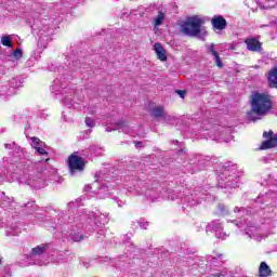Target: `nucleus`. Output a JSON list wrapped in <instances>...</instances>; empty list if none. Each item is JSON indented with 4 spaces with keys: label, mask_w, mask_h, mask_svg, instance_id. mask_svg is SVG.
Wrapping results in <instances>:
<instances>
[{
    "label": "nucleus",
    "mask_w": 277,
    "mask_h": 277,
    "mask_svg": "<svg viewBox=\"0 0 277 277\" xmlns=\"http://www.w3.org/2000/svg\"><path fill=\"white\" fill-rule=\"evenodd\" d=\"M176 94H179V96L181 98H185V94H187V91H185V90H177Z\"/></svg>",
    "instance_id": "nucleus-19"
},
{
    "label": "nucleus",
    "mask_w": 277,
    "mask_h": 277,
    "mask_svg": "<svg viewBox=\"0 0 277 277\" xmlns=\"http://www.w3.org/2000/svg\"><path fill=\"white\" fill-rule=\"evenodd\" d=\"M13 57H15V60H21V57H23V50H21V49L14 50Z\"/></svg>",
    "instance_id": "nucleus-15"
},
{
    "label": "nucleus",
    "mask_w": 277,
    "mask_h": 277,
    "mask_svg": "<svg viewBox=\"0 0 277 277\" xmlns=\"http://www.w3.org/2000/svg\"><path fill=\"white\" fill-rule=\"evenodd\" d=\"M31 142H32V144H35V146H40V144H42V141L40 138H38L37 136H32Z\"/></svg>",
    "instance_id": "nucleus-18"
},
{
    "label": "nucleus",
    "mask_w": 277,
    "mask_h": 277,
    "mask_svg": "<svg viewBox=\"0 0 277 277\" xmlns=\"http://www.w3.org/2000/svg\"><path fill=\"white\" fill-rule=\"evenodd\" d=\"M263 137L266 141H263L260 150H269L271 148H276L277 146V134H274V131L269 130L268 132L263 133Z\"/></svg>",
    "instance_id": "nucleus-4"
},
{
    "label": "nucleus",
    "mask_w": 277,
    "mask_h": 277,
    "mask_svg": "<svg viewBox=\"0 0 277 277\" xmlns=\"http://www.w3.org/2000/svg\"><path fill=\"white\" fill-rule=\"evenodd\" d=\"M142 142H138V146H141Z\"/></svg>",
    "instance_id": "nucleus-20"
},
{
    "label": "nucleus",
    "mask_w": 277,
    "mask_h": 277,
    "mask_svg": "<svg viewBox=\"0 0 277 277\" xmlns=\"http://www.w3.org/2000/svg\"><path fill=\"white\" fill-rule=\"evenodd\" d=\"M1 42L3 44V47H9V48H12L13 44H12V38L10 36H3L1 38Z\"/></svg>",
    "instance_id": "nucleus-13"
},
{
    "label": "nucleus",
    "mask_w": 277,
    "mask_h": 277,
    "mask_svg": "<svg viewBox=\"0 0 277 277\" xmlns=\"http://www.w3.org/2000/svg\"><path fill=\"white\" fill-rule=\"evenodd\" d=\"M251 110L247 113L249 120L256 122V117L263 118V116L269 115V111L274 109V102H272V95L266 93L255 92L250 98Z\"/></svg>",
    "instance_id": "nucleus-1"
},
{
    "label": "nucleus",
    "mask_w": 277,
    "mask_h": 277,
    "mask_svg": "<svg viewBox=\"0 0 277 277\" xmlns=\"http://www.w3.org/2000/svg\"><path fill=\"white\" fill-rule=\"evenodd\" d=\"M209 53L213 55L214 62L217 66V68H224V63H222V58L220 57V52L215 50V44L211 43L209 47Z\"/></svg>",
    "instance_id": "nucleus-8"
},
{
    "label": "nucleus",
    "mask_w": 277,
    "mask_h": 277,
    "mask_svg": "<svg viewBox=\"0 0 277 277\" xmlns=\"http://www.w3.org/2000/svg\"><path fill=\"white\" fill-rule=\"evenodd\" d=\"M203 25L205 19L198 17V15L189 16L180 24V31L181 34H184V36L195 38L196 36H200Z\"/></svg>",
    "instance_id": "nucleus-2"
},
{
    "label": "nucleus",
    "mask_w": 277,
    "mask_h": 277,
    "mask_svg": "<svg viewBox=\"0 0 277 277\" xmlns=\"http://www.w3.org/2000/svg\"><path fill=\"white\" fill-rule=\"evenodd\" d=\"M0 265H1V258H0Z\"/></svg>",
    "instance_id": "nucleus-23"
},
{
    "label": "nucleus",
    "mask_w": 277,
    "mask_h": 277,
    "mask_svg": "<svg viewBox=\"0 0 277 277\" xmlns=\"http://www.w3.org/2000/svg\"><path fill=\"white\" fill-rule=\"evenodd\" d=\"M211 25L213 29H216L219 31H224L226 29V26L228 25L226 23V18L222 15H214L211 19Z\"/></svg>",
    "instance_id": "nucleus-5"
},
{
    "label": "nucleus",
    "mask_w": 277,
    "mask_h": 277,
    "mask_svg": "<svg viewBox=\"0 0 277 277\" xmlns=\"http://www.w3.org/2000/svg\"><path fill=\"white\" fill-rule=\"evenodd\" d=\"M166 18V15L163 14V12H159L156 19H155V25L159 26L163 23V19Z\"/></svg>",
    "instance_id": "nucleus-14"
},
{
    "label": "nucleus",
    "mask_w": 277,
    "mask_h": 277,
    "mask_svg": "<svg viewBox=\"0 0 277 277\" xmlns=\"http://www.w3.org/2000/svg\"><path fill=\"white\" fill-rule=\"evenodd\" d=\"M65 163L71 176H75L77 172H83L85 166H88V161H85V158L79 156V151L71 153L65 160Z\"/></svg>",
    "instance_id": "nucleus-3"
},
{
    "label": "nucleus",
    "mask_w": 277,
    "mask_h": 277,
    "mask_svg": "<svg viewBox=\"0 0 277 277\" xmlns=\"http://www.w3.org/2000/svg\"><path fill=\"white\" fill-rule=\"evenodd\" d=\"M85 124H87V127H90V129H92L95 126L94 119H92L90 117H87L85 118Z\"/></svg>",
    "instance_id": "nucleus-16"
},
{
    "label": "nucleus",
    "mask_w": 277,
    "mask_h": 277,
    "mask_svg": "<svg viewBox=\"0 0 277 277\" xmlns=\"http://www.w3.org/2000/svg\"><path fill=\"white\" fill-rule=\"evenodd\" d=\"M142 142H138V146H141Z\"/></svg>",
    "instance_id": "nucleus-21"
},
{
    "label": "nucleus",
    "mask_w": 277,
    "mask_h": 277,
    "mask_svg": "<svg viewBox=\"0 0 277 277\" xmlns=\"http://www.w3.org/2000/svg\"><path fill=\"white\" fill-rule=\"evenodd\" d=\"M248 51H252L253 53H259L263 48V43L255 38H249L245 40Z\"/></svg>",
    "instance_id": "nucleus-6"
},
{
    "label": "nucleus",
    "mask_w": 277,
    "mask_h": 277,
    "mask_svg": "<svg viewBox=\"0 0 277 277\" xmlns=\"http://www.w3.org/2000/svg\"><path fill=\"white\" fill-rule=\"evenodd\" d=\"M268 88L277 90V66L268 71Z\"/></svg>",
    "instance_id": "nucleus-9"
},
{
    "label": "nucleus",
    "mask_w": 277,
    "mask_h": 277,
    "mask_svg": "<svg viewBox=\"0 0 277 277\" xmlns=\"http://www.w3.org/2000/svg\"><path fill=\"white\" fill-rule=\"evenodd\" d=\"M35 150H37V153H38L39 155H49V154L47 153V149H44V148H42V147H40V146H35Z\"/></svg>",
    "instance_id": "nucleus-17"
},
{
    "label": "nucleus",
    "mask_w": 277,
    "mask_h": 277,
    "mask_svg": "<svg viewBox=\"0 0 277 277\" xmlns=\"http://www.w3.org/2000/svg\"><path fill=\"white\" fill-rule=\"evenodd\" d=\"M44 252H47V245H44V243L31 249V254H34V255L44 254Z\"/></svg>",
    "instance_id": "nucleus-11"
},
{
    "label": "nucleus",
    "mask_w": 277,
    "mask_h": 277,
    "mask_svg": "<svg viewBox=\"0 0 277 277\" xmlns=\"http://www.w3.org/2000/svg\"><path fill=\"white\" fill-rule=\"evenodd\" d=\"M151 116L154 118H161V117H163V107L158 106V107L153 108Z\"/></svg>",
    "instance_id": "nucleus-12"
},
{
    "label": "nucleus",
    "mask_w": 277,
    "mask_h": 277,
    "mask_svg": "<svg viewBox=\"0 0 277 277\" xmlns=\"http://www.w3.org/2000/svg\"><path fill=\"white\" fill-rule=\"evenodd\" d=\"M80 239H83V236H80Z\"/></svg>",
    "instance_id": "nucleus-22"
},
{
    "label": "nucleus",
    "mask_w": 277,
    "mask_h": 277,
    "mask_svg": "<svg viewBox=\"0 0 277 277\" xmlns=\"http://www.w3.org/2000/svg\"><path fill=\"white\" fill-rule=\"evenodd\" d=\"M154 51H156V55L160 62H167L168 55L166 54V49L161 43H155L154 44Z\"/></svg>",
    "instance_id": "nucleus-7"
},
{
    "label": "nucleus",
    "mask_w": 277,
    "mask_h": 277,
    "mask_svg": "<svg viewBox=\"0 0 277 277\" xmlns=\"http://www.w3.org/2000/svg\"><path fill=\"white\" fill-rule=\"evenodd\" d=\"M272 276V268L266 262H261L259 267V277H269Z\"/></svg>",
    "instance_id": "nucleus-10"
}]
</instances>
